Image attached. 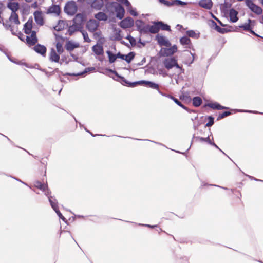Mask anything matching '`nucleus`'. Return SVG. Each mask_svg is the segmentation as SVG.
Here are the masks:
<instances>
[{"label":"nucleus","instance_id":"nucleus-17","mask_svg":"<svg viewBox=\"0 0 263 263\" xmlns=\"http://www.w3.org/2000/svg\"><path fill=\"white\" fill-rule=\"evenodd\" d=\"M104 6L103 0H94L91 3V7L96 10H100Z\"/></svg>","mask_w":263,"mask_h":263},{"label":"nucleus","instance_id":"nucleus-56","mask_svg":"<svg viewBox=\"0 0 263 263\" xmlns=\"http://www.w3.org/2000/svg\"><path fill=\"white\" fill-rule=\"evenodd\" d=\"M129 42L132 46H134L136 44V40L133 37L132 39H130V40H129Z\"/></svg>","mask_w":263,"mask_h":263},{"label":"nucleus","instance_id":"nucleus-39","mask_svg":"<svg viewBox=\"0 0 263 263\" xmlns=\"http://www.w3.org/2000/svg\"><path fill=\"white\" fill-rule=\"evenodd\" d=\"M144 22L141 20H137L135 22V26L137 27V30L140 32L141 29L144 25Z\"/></svg>","mask_w":263,"mask_h":263},{"label":"nucleus","instance_id":"nucleus-6","mask_svg":"<svg viewBox=\"0 0 263 263\" xmlns=\"http://www.w3.org/2000/svg\"><path fill=\"white\" fill-rule=\"evenodd\" d=\"M157 28L155 27V24H153V25L144 24L142 28L141 29L139 33L140 34H147L148 33L155 34L157 33Z\"/></svg>","mask_w":263,"mask_h":263},{"label":"nucleus","instance_id":"nucleus-31","mask_svg":"<svg viewBox=\"0 0 263 263\" xmlns=\"http://www.w3.org/2000/svg\"><path fill=\"white\" fill-rule=\"evenodd\" d=\"M248 23H245L239 26V28L243 29L245 31H249L251 28H252L251 23L254 22V20H252L250 18L248 20Z\"/></svg>","mask_w":263,"mask_h":263},{"label":"nucleus","instance_id":"nucleus-58","mask_svg":"<svg viewBox=\"0 0 263 263\" xmlns=\"http://www.w3.org/2000/svg\"><path fill=\"white\" fill-rule=\"evenodd\" d=\"M210 145L214 146L215 147H216V148H217L218 149H219L221 153H222L223 154H224L225 155H226V154L214 143V142H212L211 143H210Z\"/></svg>","mask_w":263,"mask_h":263},{"label":"nucleus","instance_id":"nucleus-38","mask_svg":"<svg viewBox=\"0 0 263 263\" xmlns=\"http://www.w3.org/2000/svg\"><path fill=\"white\" fill-rule=\"evenodd\" d=\"M27 43L31 46L34 45L37 42V38L26 36Z\"/></svg>","mask_w":263,"mask_h":263},{"label":"nucleus","instance_id":"nucleus-7","mask_svg":"<svg viewBox=\"0 0 263 263\" xmlns=\"http://www.w3.org/2000/svg\"><path fill=\"white\" fill-rule=\"evenodd\" d=\"M152 23L153 24H155V27L157 28V29L156 30L157 33H158L160 29L167 31H171L170 26L167 24L164 23L162 21H153Z\"/></svg>","mask_w":263,"mask_h":263},{"label":"nucleus","instance_id":"nucleus-47","mask_svg":"<svg viewBox=\"0 0 263 263\" xmlns=\"http://www.w3.org/2000/svg\"><path fill=\"white\" fill-rule=\"evenodd\" d=\"M56 48H57V52L59 53V54H61L64 51V49L63 48V46H62V44L61 42H58L57 43H56Z\"/></svg>","mask_w":263,"mask_h":263},{"label":"nucleus","instance_id":"nucleus-52","mask_svg":"<svg viewBox=\"0 0 263 263\" xmlns=\"http://www.w3.org/2000/svg\"><path fill=\"white\" fill-rule=\"evenodd\" d=\"M127 11L130 13V14L134 16H137L138 15V13L136 11L135 9H134L132 7V6H130V8H127Z\"/></svg>","mask_w":263,"mask_h":263},{"label":"nucleus","instance_id":"nucleus-5","mask_svg":"<svg viewBox=\"0 0 263 263\" xmlns=\"http://www.w3.org/2000/svg\"><path fill=\"white\" fill-rule=\"evenodd\" d=\"M177 51V47L174 45L170 48H162L159 52L160 56H170L174 54Z\"/></svg>","mask_w":263,"mask_h":263},{"label":"nucleus","instance_id":"nucleus-61","mask_svg":"<svg viewBox=\"0 0 263 263\" xmlns=\"http://www.w3.org/2000/svg\"><path fill=\"white\" fill-rule=\"evenodd\" d=\"M18 37H19V39H20L21 41H24V34H23L22 32H20L18 33Z\"/></svg>","mask_w":263,"mask_h":263},{"label":"nucleus","instance_id":"nucleus-55","mask_svg":"<svg viewBox=\"0 0 263 263\" xmlns=\"http://www.w3.org/2000/svg\"><path fill=\"white\" fill-rule=\"evenodd\" d=\"M163 4L167 6H173V0H171V1L165 0V2H164Z\"/></svg>","mask_w":263,"mask_h":263},{"label":"nucleus","instance_id":"nucleus-50","mask_svg":"<svg viewBox=\"0 0 263 263\" xmlns=\"http://www.w3.org/2000/svg\"><path fill=\"white\" fill-rule=\"evenodd\" d=\"M194 138L195 137L194 136ZM195 138L199 139L201 142H206L208 143L209 144L212 142L211 139H210V137L208 136L206 138L201 137H196Z\"/></svg>","mask_w":263,"mask_h":263},{"label":"nucleus","instance_id":"nucleus-13","mask_svg":"<svg viewBox=\"0 0 263 263\" xmlns=\"http://www.w3.org/2000/svg\"><path fill=\"white\" fill-rule=\"evenodd\" d=\"M118 78L119 80H116L117 81L120 82L123 85L127 86L130 87H135L136 85L139 84V81L130 82L125 79L123 77L120 76Z\"/></svg>","mask_w":263,"mask_h":263},{"label":"nucleus","instance_id":"nucleus-62","mask_svg":"<svg viewBox=\"0 0 263 263\" xmlns=\"http://www.w3.org/2000/svg\"><path fill=\"white\" fill-rule=\"evenodd\" d=\"M45 192V194L48 197V198L49 199V197H50L51 196L49 195V194H50V191H49V190L48 189V188L47 187V189H46V190L45 191H44Z\"/></svg>","mask_w":263,"mask_h":263},{"label":"nucleus","instance_id":"nucleus-51","mask_svg":"<svg viewBox=\"0 0 263 263\" xmlns=\"http://www.w3.org/2000/svg\"><path fill=\"white\" fill-rule=\"evenodd\" d=\"M187 5V3L181 0H173V5L183 6Z\"/></svg>","mask_w":263,"mask_h":263},{"label":"nucleus","instance_id":"nucleus-35","mask_svg":"<svg viewBox=\"0 0 263 263\" xmlns=\"http://www.w3.org/2000/svg\"><path fill=\"white\" fill-rule=\"evenodd\" d=\"M180 43L182 45H190L191 44V40L186 36H184L180 39Z\"/></svg>","mask_w":263,"mask_h":263},{"label":"nucleus","instance_id":"nucleus-36","mask_svg":"<svg viewBox=\"0 0 263 263\" xmlns=\"http://www.w3.org/2000/svg\"><path fill=\"white\" fill-rule=\"evenodd\" d=\"M106 54L108 55L109 58V62L110 63H113L115 62L117 59V57H116V54H114L111 51L107 50L106 51Z\"/></svg>","mask_w":263,"mask_h":263},{"label":"nucleus","instance_id":"nucleus-8","mask_svg":"<svg viewBox=\"0 0 263 263\" xmlns=\"http://www.w3.org/2000/svg\"><path fill=\"white\" fill-rule=\"evenodd\" d=\"M86 21L85 15L82 13L77 14L73 19V23L82 28L83 27V24Z\"/></svg>","mask_w":263,"mask_h":263},{"label":"nucleus","instance_id":"nucleus-11","mask_svg":"<svg viewBox=\"0 0 263 263\" xmlns=\"http://www.w3.org/2000/svg\"><path fill=\"white\" fill-rule=\"evenodd\" d=\"M99 27V23L95 20H90L86 24V28L89 31L93 32Z\"/></svg>","mask_w":263,"mask_h":263},{"label":"nucleus","instance_id":"nucleus-44","mask_svg":"<svg viewBox=\"0 0 263 263\" xmlns=\"http://www.w3.org/2000/svg\"><path fill=\"white\" fill-rule=\"evenodd\" d=\"M233 110L235 112H249V113H253V114H263L262 112H259L257 111H252V110H243V109H233Z\"/></svg>","mask_w":263,"mask_h":263},{"label":"nucleus","instance_id":"nucleus-15","mask_svg":"<svg viewBox=\"0 0 263 263\" xmlns=\"http://www.w3.org/2000/svg\"><path fill=\"white\" fill-rule=\"evenodd\" d=\"M139 84H144L147 87L157 90L158 91H160L159 89V85L152 81L141 80L139 81Z\"/></svg>","mask_w":263,"mask_h":263},{"label":"nucleus","instance_id":"nucleus-54","mask_svg":"<svg viewBox=\"0 0 263 263\" xmlns=\"http://www.w3.org/2000/svg\"><path fill=\"white\" fill-rule=\"evenodd\" d=\"M158 72L159 74L162 75L163 77H165L167 76V72L163 69H159Z\"/></svg>","mask_w":263,"mask_h":263},{"label":"nucleus","instance_id":"nucleus-45","mask_svg":"<svg viewBox=\"0 0 263 263\" xmlns=\"http://www.w3.org/2000/svg\"><path fill=\"white\" fill-rule=\"evenodd\" d=\"M121 30L119 29L118 30H116V32L114 34V40L116 41H120L122 40L123 36L121 34Z\"/></svg>","mask_w":263,"mask_h":263},{"label":"nucleus","instance_id":"nucleus-14","mask_svg":"<svg viewBox=\"0 0 263 263\" xmlns=\"http://www.w3.org/2000/svg\"><path fill=\"white\" fill-rule=\"evenodd\" d=\"M115 12L117 18L120 20L123 18L125 14V10L121 5L118 4L117 6L115 7Z\"/></svg>","mask_w":263,"mask_h":263},{"label":"nucleus","instance_id":"nucleus-10","mask_svg":"<svg viewBox=\"0 0 263 263\" xmlns=\"http://www.w3.org/2000/svg\"><path fill=\"white\" fill-rule=\"evenodd\" d=\"M156 40L161 46H164L168 47L171 46L170 42L164 36L157 34L156 36Z\"/></svg>","mask_w":263,"mask_h":263},{"label":"nucleus","instance_id":"nucleus-27","mask_svg":"<svg viewBox=\"0 0 263 263\" xmlns=\"http://www.w3.org/2000/svg\"><path fill=\"white\" fill-rule=\"evenodd\" d=\"M7 7L12 11V13H16L19 9V4L17 2H9Z\"/></svg>","mask_w":263,"mask_h":263},{"label":"nucleus","instance_id":"nucleus-19","mask_svg":"<svg viewBox=\"0 0 263 263\" xmlns=\"http://www.w3.org/2000/svg\"><path fill=\"white\" fill-rule=\"evenodd\" d=\"M238 11L234 8H231L229 11V17L230 21L232 23H235L238 20Z\"/></svg>","mask_w":263,"mask_h":263},{"label":"nucleus","instance_id":"nucleus-43","mask_svg":"<svg viewBox=\"0 0 263 263\" xmlns=\"http://www.w3.org/2000/svg\"><path fill=\"white\" fill-rule=\"evenodd\" d=\"M215 30L221 34H224L227 32H231L232 31L231 29H228L227 28H221L219 26L216 27V28Z\"/></svg>","mask_w":263,"mask_h":263},{"label":"nucleus","instance_id":"nucleus-22","mask_svg":"<svg viewBox=\"0 0 263 263\" xmlns=\"http://www.w3.org/2000/svg\"><path fill=\"white\" fill-rule=\"evenodd\" d=\"M61 12V9L59 5H53L50 6L47 10V13H54L57 15H59Z\"/></svg>","mask_w":263,"mask_h":263},{"label":"nucleus","instance_id":"nucleus-33","mask_svg":"<svg viewBox=\"0 0 263 263\" xmlns=\"http://www.w3.org/2000/svg\"><path fill=\"white\" fill-rule=\"evenodd\" d=\"M193 104L195 107H199L202 103L201 98L199 97H194L193 99Z\"/></svg>","mask_w":263,"mask_h":263},{"label":"nucleus","instance_id":"nucleus-64","mask_svg":"<svg viewBox=\"0 0 263 263\" xmlns=\"http://www.w3.org/2000/svg\"><path fill=\"white\" fill-rule=\"evenodd\" d=\"M30 37H31L37 38L36 35V32L35 31H31V36H30Z\"/></svg>","mask_w":263,"mask_h":263},{"label":"nucleus","instance_id":"nucleus-49","mask_svg":"<svg viewBox=\"0 0 263 263\" xmlns=\"http://www.w3.org/2000/svg\"><path fill=\"white\" fill-rule=\"evenodd\" d=\"M81 32L83 35V39L85 42L90 43L91 41V40L88 37V33L85 31L82 30Z\"/></svg>","mask_w":263,"mask_h":263},{"label":"nucleus","instance_id":"nucleus-18","mask_svg":"<svg viewBox=\"0 0 263 263\" xmlns=\"http://www.w3.org/2000/svg\"><path fill=\"white\" fill-rule=\"evenodd\" d=\"M33 15L35 22L40 26L43 25L44 20L42 16V12L41 11H36L34 12Z\"/></svg>","mask_w":263,"mask_h":263},{"label":"nucleus","instance_id":"nucleus-30","mask_svg":"<svg viewBox=\"0 0 263 263\" xmlns=\"http://www.w3.org/2000/svg\"><path fill=\"white\" fill-rule=\"evenodd\" d=\"M95 69H96L95 68L93 67H87V68H86L83 72L78 73L77 74L67 73L65 74L69 75V76H82L85 73H87L88 72L93 71L95 70Z\"/></svg>","mask_w":263,"mask_h":263},{"label":"nucleus","instance_id":"nucleus-53","mask_svg":"<svg viewBox=\"0 0 263 263\" xmlns=\"http://www.w3.org/2000/svg\"><path fill=\"white\" fill-rule=\"evenodd\" d=\"M209 24L211 26V27L214 28V29H215L216 28V27L218 26L216 22L212 20L209 21Z\"/></svg>","mask_w":263,"mask_h":263},{"label":"nucleus","instance_id":"nucleus-48","mask_svg":"<svg viewBox=\"0 0 263 263\" xmlns=\"http://www.w3.org/2000/svg\"><path fill=\"white\" fill-rule=\"evenodd\" d=\"M208 119L209 122L206 124L205 126L206 127H211L214 123V118L212 116H209L208 117Z\"/></svg>","mask_w":263,"mask_h":263},{"label":"nucleus","instance_id":"nucleus-21","mask_svg":"<svg viewBox=\"0 0 263 263\" xmlns=\"http://www.w3.org/2000/svg\"><path fill=\"white\" fill-rule=\"evenodd\" d=\"M199 5L203 8L209 10L213 6V2L211 0H201L199 2Z\"/></svg>","mask_w":263,"mask_h":263},{"label":"nucleus","instance_id":"nucleus-23","mask_svg":"<svg viewBox=\"0 0 263 263\" xmlns=\"http://www.w3.org/2000/svg\"><path fill=\"white\" fill-rule=\"evenodd\" d=\"M206 106L208 107L214 109H217V110H222V109H228L229 108L225 106H221L219 103L217 102L215 103H208L206 104Z\"/></svg>","mask_w":263,"mask_h":263},{"label":"nucleus","instance_id":"nucleus-40","mask_svg":"<svg viewBox=\"0 0 263 263\" xmlns=\"http://www.w3.org/2000/svg\"><path fill=\"white\" fill-rule=\"evenodd\" d=\"M186 35L191 37L198 39L199 37V35L197 34L195 31L193 30H188L186 32Z\"/></svg>","mask_w":263,"mask_h":263},{"label":"nucleus","instance_id":"nucleus-16","mask_svg":"<svg viewBox=\"0 0 263 263\" xmlns=\"http://www.w3.org/2000/svg\"><path fill=\"white\" fill-rule=\"evenodd\" d=\"M34 51L39 54L44 56L46 54L47 49L46 47L40 44H37L33 47Z\"/></svg>","mask_w":263,"mask_h":263},{"label":"nucleus","instance_id":"nucleus-41","mask_svg":"<svg viewBox=\"0 0 263 263\" xmlns=\"http://www.w3.org/2000/svg\"><path fill=\"white\" fill-rule=\"evenodd\" d=\"M10 20H13L15 24H19L20 22L19 21L18 16L16 13H12L10 17Z\"/></svg>","mask_w":263,"mask_h":263},{"label":"nucleus","instance_id":"nucleus-9","mask_svg":"<svg viewBox=\"0 0 263 263\" xmlns=\"http://www.w3.org/2000/svg\"><path fill=\"white\" fill-rule=\"evenodd\" d=\"M134 25V20L130 17H126L122 20L120 23V26L121 28L126 29L130 28Z\"/></svg>","mask_w":263,"mask_h":263},{"label":"nucleus","instance_id":"nucleus-32","mask_svg":"<svg viewBox=\"0 0 263 263\" xmlns=\"http://www.w3.org/2000/svg\"><path fill=\"white\" fill-rule=\"evenodd\" d=\"M34 186L42 191H45L46 189H47V185L42 183L40 181H36L34 182Z\"/></svg>","mask_w":263,"mask_h":263},{"label":"nucleus","instance_id":"nucleus-37","mask_svg":"<svg viewBox=\"0 0 263 263\" xmlns=\"http://www.w3.org/2000/svg\"><path fill=\"white\" fill-rule=\"evenodd\" d=\"M231 4L228 2H224L221 5V9L224 13H227L228 12V9L230 8L231 7Z\"/></svg>","mask_w":263,"mask_h":263},{"label":"nucleus","instance_id":"nucleus-28","mask_svg":"<svg viewBox=\"0 0 263 263\" xmlns=\"http://www.w3.org/2000/svg\"><path fill=\"white\" fill-rule=\"evenodd\" d=\"M32 20L30 21L29 20L24 25V32L26 34H29L31 33L32 28Z\"/></svg>","mask_w":263,"mask_h":263},{"label":"nucleus","instance_id":"nucleus-34","mask_svg":"<svg viewBox=\"0 0 263 263\" xmlns=\"http://www.w3.org/2000/svg\"><path fill=\"white\" fill-rule=\"evenodd\" d=\"M135 56V53L133 51L130 52L126 55H125L124 60L127 63H130L134 59Z\"/></svg>","mask_w":263,"mask_h":263},{"label":"nucleus","instance_id":"nucleus-26","mask_svg":"<svg viewBox=\"0 0 263 263\" xmlns=\"http://www.w3.org/2000/svg\"><path fill=\"white\" fill-rule=\"evenodd\" d=\"M79 47V43H74L71 41H68L66 42L65 48L67 51H71L74 48H78Z\"/></svg>","mask_w":263,"mask_h":263},{"label":"nucleus","instance_id":"nucleus-1","mask_svg":"<svg viewBox=\"0 0 263 263\" xmlns=\"http://www.w3.org/2000/svg\"><path fill=\"white\" fill-rule=\"evenodd\" d=\"M163 63L164 67L167 69H171L175 67L181 71L183 70L182 67L178 65L177 59L174 57L165 59L163 61Z\"/></svg>","mask_w":263,"mask_h":263},{"label":"nucleus","instance_id":"nucleus-12","mask_svg":"<svg viewBox=\"0 0 263 263\" xmlns=\"http://www.w3.org/2000/svg\"><path fill=\"white\" fill-rule=\"evenodd\" d=\"M159 93L160 94H161L162 96H165L166 97H168L170 99H171L172 100H173L174 102L177 104L178 106H180L181 107H182L183 109L187 110L188 112H190V110L189 109V108L187 107H186V106H185L178 99H177V98H175L174 97L170 95H167V94H165V93H163L162 92H161V91H159Z\"/></svg>","mask_w":263,"mask_h":263},{"label":"nucleus","instance_id":"nucleus-42","mask_svg":"<svg viewBox=\"0 0 263 263\" xmlns=\"http://www.w3.org/2000/svg\"><path fill=\"white\" fill-rule=\"evenodd\" d=\"M64 28V21L59 20L58 24L54 27V29L57 31H60Z\"/></svg>","mask_w":263,"mask_h":263},{"label":"nucleus","instance_id":"nucleus-2","mask_svg":"<svg viewBox=\"0 0 263 263\" xmlns=\"http://www.w3.org/2000/svg\"><path fill=\"white\" fill-rule=\"evenodd\" d=\"M78 10V7L74 1L67 2L64 8L65 13L69 15L72 16L75 14Z\"/></svg>","mask_w":263,"mask_h":263},{"label":"nucleus","instance_id":"nucleus-25","mask_svg":"<svg viewBox=\"0 0 263 263\" xmlns=\"http://www.w3.org/2000/svg\"><path fill=\"white\" fill-rule=\"evenodd\" d=\"M92 50L93 52L98 55H102L104 53V50L102 46L96 44L92 46Z\"/></svg>","mask_w":263,"mask_h":263},{"label":"nucleus","instance_id":"nucleus-3","mask_svg":"<svg viewBox=\"0 0 263 263\" xmlns=\"http://www.w3.org/2000/svg\"><path fill=\"white\" fill-rule=\"evenodd\" d=\"M49 201L51 207L57 214L59 218L61 219L63 221L66 222V219L62 215V213L59 210V208L58 206V202L57 200L53 197L50 196L49 197Z\"/></svg>","mask_w":263,"mask_h":263},{"label":"nucleus","instance_id":"nucleus-24","mask_svg":"<svg viewBox=\"0 0 263 263\" xmlns=\"http://www.w3.org/2000/svg\"><path fill=\"white\" fill-rule=\"evenodd\" d=\"M82 28L73 23V24L69 26L68 31L70 35H72L76 31L81 32Z\"/></svg>","mask_w":263,"mask_h":263},{"label":"nucleus","instance_id":"nucleus-20","mask_svg":"<svg viewBox=\"0 0 263 263\" xmlns=\"http://www.w3.org/2000/svg\"><path fill=\"white\" fill-rule=\"evenodd\" d=\"M60 54L57 53L54 48H51L49 55V60L51 62L58 63L60 60Z\"/></svg>","mask_w":263,"mask_h":263},{"label":"nucleus","instance_id":"nucleus-29","mask_svg":"<svg viewBox=\"0 0 263 263\" xmlns=\"http://www.w3.org/2000/svg\"><path fill=\"white\" fill-rule=\"evenodd\" d=\"M95 18L99 21H106L108 19V16L103 12H99L95 14Z\"/></svg>","mask_w":263,"mask_h":263},{"label":"nucleus","instance_id":"nucleus-60","mask_svg":"<svg viewBox=\"0 0 263 263\" xmlns=\"http://www.w3.org/2000/svg\"><path fill=\"white\" fill-rule=\"evenodd\" d=\"M123 4L127 7V8L129 7L130 8V6H132L131 4L128 0H125Z\"/></svg>","mask_w":263,"mask_h":263},{"label":"nucleus","instance_id":"nucleus-46","mask_svg":"<svg viewBox=\"0 0 263 263\" xmlns=\"http://www.w3.org/2000/svg\"><path fill=\"white\" fill-rule=\"evenodd\" d=\"M231 114H232L231 112H230L229 111H225L223 112L222 114H220L219 115V116H218V117L217 118V120H219L220 119H222L229 115H231Z\"/></svg>","mask_w":263,"mask_h":263},{"label":"nucleus","instance_id":"nucleus-57","mask_svg":"<svg viewBox=\"0 0 263 263\" xmlns=\"http://www.w3.org/2000/svg\"><path fill=\"white\" fill-rule=\"evenodd\" d=\"M116 57L117 58H120L122 60L124 59L125 55L121 54L120 52H119L117 54H116Z\"/></svg>","mask_w":263,"mask_h":263},{"label":"nucleus","instance_id":"nucleus-4","mask_svg":"<svg viewBox=\"0 0 263 263\" xmlns=\"http://www.w3.org/2000/svg\"><path fill=\"white\" fill-rule=\"evenodd\" d=\"M246 6L254 13L260 15L262 13V8L256 5L252 0H245Z\"/></svg>","mask_w":263,"mask_h":263},{"label":"nucleus","instance_id":"nucleus-59","mask_svg":"<svg viewBox=\"0 0 263 263\" xmlns=\"http://www.w3.org/2000/svg\"><path fill=\"white\" fill-rule=\"evenodd\" d=\"M139 225L142 226H145V227H146L148 228H154L155 227H157V225H150V224H139Z\"/></svg>","mask_w":263,"mask_h":263},{"label":"nucleus","instance_id":"nucleus-63","mask_svg":"<svg viewBox=\"0 0 263 263\" xmlns=\"http://www.w3.org/2000/svg\"><path fill=\"white\" fill-rule=\"evenodd\" d=\"M214 19L216 20L218 23L222 26V27H225L227 26V25L223 24L220 20L218 19L217 17H214Z\"/></svg>","mask_w":263,"mask_h":263}]
</instances>
